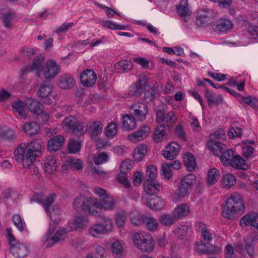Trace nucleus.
<instances>
[{"mask_svg": "<svg viewBox=\"0 0 258 258\" xmlns=\"http://www.w3.org/2000/svg\"><path fill=\"white\" fill-rule=\"evenodd\" d=\"M23 130L30 135L36 134L39 131V126L35 122H28L24 124Z\"/></svg>", "mask_w": 258, "mask_h": 258, "instance_id": "nucleus-53", "label": "nucleus"}, {"mask_svg": "<svg viewBox=\"0 0 258 258\" xmlns=\"http://www.w3.org/2000/svg\"><path fill=\"white\" fill-rule=\"evenodd\" d=\"M148 152L147 147L144 144L138 145L134 150L133 156L136 161H142Z\"/></svg>", "mask_w": 258, "mask_h": 258, "instance_id": "nucleus-36", "label": "nucleus"}, {"mask_svg": "<svg viewBox=\"0 0 258 258\" xmlns=\"http://www.w3.org/2000/svg\"><path fill=\"white\" fill-rule=\"evenodd\" d=\"M64 139L61 135H56L52 137L48 142V149L49 151L58 150L64 143Z\"/></svg>", "mask_w": 258, "mask_h": 258, "instance_id": "nucleus-25", "label": "nucleus"}, {"mask_svg": "<svg viewBox=\"0 0 258 258\" xmlns=\"http://www.w3.org/2000/svg\"><path fill=\"white\" fill-rule=\"evenodd\" d=\"M126 220V214L124 212H121L115 215V223L119 227H122Z\"/></svg>", "mask_w": 258, "mask_h": 258, "instance_id": "nucleus-64", "label": "nucleus"}, {"mask_svg": "<svg viewBox=\"0 0 258 258\" xmlns=\"http://www.w3.org/2000/svg\"><path fill=\"white\" fill-rule=\"evenodd\" d=\"M173 214L178 221L186 216L189 213V208L185 204L179 205L173 211Z\"/></svg>", "mask_w": 258, "mask_h": 258, "instance_id": "nucleus-32", "label": "nucleus"}, {"mask_svg": "<svg viewBox=\"0 0 258 258\" xmlns=\"http://www.w3.org/2000/svg\"><path fill=\"white\" fill-rule=\"evenodd\" d=\"M159 220L162 224L166 226L172 225L177 221L173 213L163 214L160 216Z\"/></svg>", "mask_w": 258, "mask_h": 258, "instance_id": "nucleus-48", "label": "nucleus"}, {"mask_svg": "<svg viewBox=\"0 0 258 258\" xmlns=\"http://www.w3.org/2000/svg\"><path fill=\"white\" fill-rule=\"evenodd\" d=\"M99 201L96 198L80 195L74 200L73 208L77 212L84 211L90 215L97 216L100 215Z\"/></svg>", "mask_w": 258, "mask_h": 258, "instance_id": "nucleus-2", "label": "nucleus"}, {"mask_svg": "<svg viewBox=\"0 0 258 258\" xmlns=\"http://www.w3.org/2000/svg\"><path fill=\"white\" fill-rule=\"evenodd\" d=\"M150 133V128L148 125L141 127L137 132L127 136V139L131 142L137 143L146 139Z\"/></svg>", "mask_w": 258, "mask_h": 258, "instance_id": "nucleus-14", "label": "nucleus"}, {"mask_svg": "<svg viewBox=\"0 0 258 258\" xmlns=\"http://www.w3.org/2000/svg\"><path fill=\"white\" fill-rule=\"evenodd\" d=\"M50 206L49 207V211L47 213H49L50 218L54 225L52 227L50 225L48 230V234H52L55 229V225L57 224L60 221L59 216L61 214V210L59 208L53 206L52 210L50 211Z\"/></svg>", "mask_w": 258, "mask_h": 258, "instance_id": "nucleus-24", "label": "nucleus"}, {"mask_svg": "<svg viewBox=\"0 0 258 258\" xmlns=\"http://www.w3.org/2000/svg\"><path fill=\"white\" fill-rule=\"evenodd\" d=\"M126 173L120 172V173L117 176L118 181L122 184L125 187L129 188L131 186V183L127 178Z\"/></svg>", "mask_w": 258, "mask_h": 258, "instance_id": "nucleus-62", "label": "nucleus"}, {"mask_svg": "<svg viewBox=\"0 0 258 258\" xmlns=\"http://www.w3.org/2000/svg\"><path fill=\"white\" fill-rule=\"evenodd\" d=\"M240 223L241 225H250L258 230V213H250L245 215L241 218Z\"/></svg>", "mask_w": 258, "mask_h": 258, "instance_id": "nucleus-23", "label": "nucleus"}, {"mask_svg": "<svg viewBox=\"0 0 258 258\" xmlns=\"http://www.w3.org/2000/svg\"><path fill=\"white\" fill-rule=\"evenodd\" d=\"M101 223L92 225L89 229V234L95 237H99L101 234H104L112 230L113 222L109 217H101Z\"/></svg>", "mask_w": 258, "mask_h": 258, "instance_id": "nucleus-6", "label": "nucleus"}, {"mask_svg": "<svg viewBox=\"0 0 258 258\" xmlns=\"http://www.w3.org/2000/svg\"><path fill=\"white\" fill-rule=\"evenodd\" d=\"M13 221L16 227L21 231L26 230L25 222L21 219L19 214H15L13 216Z\"/></svg>", "mask_w": 258, "mask_h": 258, "instance_id": "nucleus-58", "label": "nucleus"}, {"mask_svg": "<svg viewBox=\"0 0 258 258\" xmlns=\"http://www.w3.org/2000/svg\"><path fill=\"white\" fill-rule=\"evenodd\" d=\"M0 19L6 28L11 29L13 27V23L19 20L20 17L16 12L5 7L0 9Z\"/></svg>", "mask_w": 258, "mask_h": 258, "instance_id": "nucleus-10", "label": "nucleus"}, {"mask_svg": "<svg viewBox=\"0 0 258 258\" xmlns=\"http://www.w3.org/2000/svg\"><path fill=\"white\" fill-rule=\"evenodd\" d=\"M233 152L231 150H224L223 153H221L220 157L221 158L222 161L225 164H228L233 158Z\"/></svg>", "mask_w": 258, "mask_h": 258, "instance_id": "nucleus-61", "label": "nucleus"}, {"mask_svg": "<svg viewBox=\"0 0 258 258\" xmlns=\"http://www.w3.org/2000/svg\"><path fill=\"white\" fill-rule=\"evenodd\" d=\"M16 135L14 131L9 128H0V139L13 140L15 139Z\"/></svg>", "mask_w": 258, "mask_h": 258, "instance_id": "nucleus-54", "label": "nucleus"}, {"mask_svg": "<svg viewBox=\"0 0 258 258\" xmlns=\"http://www.w3.org/2000/svg\"><path fill=\"white\" fill-rule=\"evenodd\" d=\"M195 183L196 176L193 174H189L181 178L178 185L177 192L174 195V198H185L188 196Z\"/></svg>", "mask_w": 258, "mask_h": 258, "instance_id": "nucleus-5", "label": "nucleus"}, {"mask_svg": "<svg viewBox=\"0 0 258 258\" xmlns=\"http://www.w3.org/2000/svg\"><path fill=\"white\" fill-rule=\"evenodd\" d=\"M99 210H112L115 208V202L112 197L107 196L99 201Z\"/></svg>", "mask_w": 258, "mask_h": 258, "instance_id": "nucleus-41", "label": "nucleus"}, {"mask_svg": "<svg viewBox=\"0 0 258 258\" xmlns=\"http://www.w3.org/2000/svg\"><path fill=\"white\" fill-rule=\"evenodd\" d=\"M157 169L155 166L152 165L147 166L146 171V177H147L146 180L155 181L157 177Z\"/></svg>", "mask_w": 258, "mask_h": 258, "instance_id": "nucleus-55", "label": "nucleus"}, {"mask_svg": "<svg viewBox=\"0 0 258 258\" xmlns=\"http://www.w3.org/2000/svg\"><path fill=\"white\" fill-rule=\"evenodd\" d=\"M188 5L187 0H182L176 8L178 14L185 22H188L191 18V12Z\"/></svg>", "mask_w": 258, "mask_h": 258, "instance_id": "nucleus-20", "label": "nucleus"}, {"mask_svg": "<svg viewBox=\"0 0 258 258\" xmlns=\"http://www.w3.org/2000/svg\"><path fill=\"white\" fill-rule=\"evenodd\" d=\"M229 164L236 169L246 170L248 168V165L244 160L240 156L237 155L232 158Z\"/></svg>", "mask_w": 258, "mask_h": 258, "instance_id": "nucleus-35", "label": "nucleus"}, {"mask_svg": "<svg viewBox=\"0 0 258 258\" xmlns=\"http://www.w3.org/2000/svg\"><path fill=\"white\" fill-rule=\"evenodd\" d=\"M142 81L139 80L137 81L135 84L132 85L128 91V94H125L124 98H127L130 97H138L143 90V87L141 84Z\"/></svg>", "mask_w": 258, "mask_h": 258, "instance_id": "nucleus-31", "label": "nucleus"}, {"mask_svg": "<svg viewBox=\"0 0 258 258\" xmlns=\"http://www.w3.org/2000/svg\"><path fill=\"white\" fill-rule=\"evenodd\" d=\"M141 216L137 212H132L130 214V219L131 223L135 226H141L143 225V216Z\"/></svg>", "mask_w": 258, "mask_h": 258, "instance_id": "nucleus-59", "label": "nucleus"}, {"mask_svg": "<svg viewBox=\"0 0 258 258\" xmlns=\"http://www.w3.org/2000/svg\"><path fill=\"white\" fill-rule=\"evenodd\" d=\"M147 205L151 209L159 210L164 207L165 202L161 198L154 197L147 200Z\"/></svg>", "mask_w": 258, "mask_h": 258, "instance_id": "nucleus-33", "label": "nucleus"}, {"mask_svg": "<svg viewBox=\"0 0 258 258\" xmlns=\"http://www.w3.org/2000/svg\"><path fill=\"white\" fill-rule=\"evenodd\" d=\"M219 176L220 172L218 169L215 168L211 169L208 174V183L213 185L217 181Z\"/></svg>", "mask_w": 258, "mask_h": 258, "instance_id": "nucleus-57", "label": "nucleus"}, {"mask_svg": "<svg viewBox=\"0 0 258 258\" xmlns=\"http://www.w3.org/2000/svg\"><path fill=\"white\" fill-rule=\"evenodd\" d=\"M85 133L88 132L92 139L97 140L102 133L103 124L100 121H93L89 123L85 122Z\"/></svg>", "mask_w": 258, "mask_h": 258, "instance_id": "nucleus-13", "label": "nucleus"}, {"mask_svg": "<svg viewBox=\"0 0 258 258\" xmlns=\"http://www.w3.org/2000/svg\"><path fill=\"white\" fill-rule=\"evenodd\" d=\"M56 159L54 156H49L44 160V168L45 171L48 174H52L57 169Z\"/></svg>", "mask_w": 258, "mask_h": 258, "instance_id": "nucleus-27", "label": "nucleus"}, {"mask_svg": "<svg viewBox=\"0 0 258 258\" xmlns=\"http://www.w3.org/2000/svg\"><path fill=\"white\" fill-rule=\"evenodd\" d=\"M61 68L55 60L48 59L42 67V74L46 79H51L56 76L60 72Z\"/></svg>", "mask_w": 258, "mask_h": 258, "instance_id": "nucleus-9", "label": "nucleus"}, {"mask_svg": "<svg viewBox=\"0 0 258 258\" xmlns=\"http://www.w3.org/2000/svg\"><path fill=\"white\" fill-rule=\"evenodd\" d=\"M180 149L179 144L172 142L170 145L166 147V149L162 151V155L168 160H172L178 155Z\"/></svg>", "mask_w": 258, "mask_h": 258, "instance_id": "nucleus-19", "label": "nucleus"}, {"mask_svg": "<svg viewBox=\"0 0 258 258\" xmlns=\"http://www.w3.org/2000/svg\"><path fill=\"white\" fill-rule=\"evenodd\" d=\"M143 220V225L149 231H153L157 229L159 223L156 219L152 216H144Z\"/></svg>", "mask_w": 258, "mask_h": 258, "instance_id": "nucleus-40", "label": "nucleus"}, {"mask_svg": "<svg viewBox=\"0 0 258 258\" xmlns=\"http://www.w3.org/2000/svg\"><path fill=\"white\" fill-rule=\"evenodd\" d=\"M108 155L104 152L98 154L94 159V162L96 165H100L106 162L108 160Z\"/></svg>", "mask_w": 258, "mask_h": 258, "instance_id": "nucleus-63", "label": "nucleus"}, {"mask_svg": "<svg viewBox=\"0 0 258 258\" xmlns=\"http://www.w3.org/2000/svg\"><path fill=\"white\" fill-rule=\"evenodd\" d=\"M122 126L123 129L130 131L137 127L136 120L135 117L131 114H126L122 116Z\"/></svg>", "mask_w": 258, "mask_h": 258, "instance_id": "nucleus-28", "label": "nucleus"}, {"mask_svg": "<svg viewBox=\"0 0 258 258\" xmlns=\"http://www.w3.org/2000/svg\"><path fill=\"white\" fill-rule=\"evenodd\" d=\"M82 84L85 87H91L94 85L97 79L95 72L90 69L84 71L80 75Z\"/></svg>", "mask_w": 258, "mask_h": 258, "instance_id": "nucleus-18", "label": "nucleus"}, {"mask_svg": "<svg viewBox=\"0 0 258 258\" xmlns=\"http://www.w3.org/2000/svg\"><path fill=\"white\" fill-rule=\"evenodd\" d=\"M176 120L177 117L173 111L166 113L164 110H158L156 112V121L158 123L165 122L173 124Z\"/></svg>", "mask_w": 258, "mask_h": 258, "instance_id": "nucleus-15", "label": "nucleus"}, {"mask_svg": "<svg viewBox=\"0 0 258 258\" xmlns=\"http://www.w3.org/2000/svg\"><path fill=\"white\" fill-rule=\"evenodd\" d=\"M55 195L52 194L48 196H45L42 194H35L31 199V202H37L43 205L45 211H49V207L54 202Z\"/></svg>", "mask_w": 258, "mask_h": 258, "instance_id": "nucleus-11", "label": "nucleus"}, {"mask_svg": "<svg viewBox=\"0 0 258 258\" xmlns=\"http://www.w3.org/2000/svg\"><path fill=\"white\" fill-rule=\"evenodd\" d=\"M27 104L26 102L18 100L14 101L12 106L14 111L17 112L20 116L26 117L27 116L26 111H27Z\"/></svg>", "mask_w": 258, "mask_h": 258, "instance_id": "nucleus-37", "label": "nucleus"}, {"mask_svg": "<svg viewBox=\"0 0 258 258\" xmlns=\"http://www.w3.org/2000/svg\"><path fill=\"white\" fill-rule=\"evenodd\" d=\"M75 83V80L68 74H65L59 77V86L64 89H68L73 87Z\"/></svg>", "mask_w": 258, "mask_h": 258, "instance_id": "nucleus-34", "label": "nucleus"}, {"mask_svg": "<svg viewBox=\"0 0 258 258\" xmlns=\"http://www.w3.org/2000/svg\"><path fill=\"white\" fill-rule=\"evenodd\" d=\"M67 163L69 164L70 167L73 170L79 171L83 168V164L80 159L68 158Z\"/></svg>", "mask_w": 258, "mask_h": 258, "instance_id": "nucleus-52", "label": "nucleus"}, {"mask_svg": "<svg viewBox=\"0 0 258 258\" xmlns=\"http://www.w3.org/2000/svg\"><path fill=\"white\" fill-rule=\"evenodd\" d=\"M205 97L207 100V103L209 106H212L222 102V99L220 96L214 97L208 90H206V91Z\"/></svg>", "mask_w": 258, "mask_h": 258, "instance_id": "nucleus-56", "label": "nucleus"}, {"mask_svg": "<svg viewBox=\"0 0 258 258\" xmlns=\"http://www.w3.org/2000/svg\"><path fill=\"white\" fill-rule=\"evenodd\" d=\"M81 141L79 139H71L68 143V152L70 154L76 153L80 150Z\"/></svg>", "mask_w": 258, "mask_h": 258, "instance_id": "nucleus-49", "label": "nucleus"}, {"mask_svg": "<svg viewBox=\"0 0 258 258\" xmlns=\"http://www.w3.org/2000/svg\"><path fill=\"white\" fill-rule=\"evenodd\" d=\"M44 147V143L41 141H33L27 144H20L15 151L16 160L21 161L23 166L28 167L34 162Z\"/></svg>", "mask_w": 258, "mask_h": 258, "instance_id": "nucleus-1", "label": "nucleus"}, {"mask_svg": "<svg viewBox=\"0 0 258 258\" xmlns=\"http://www.w3.org/2000/svg\"><path fill=\"white\" fill-rule=\"evenodd\" d=\"M85 125L84 121H78L77 118L74 115L68 116L62 122L63 129L76 135H84L85 133L86 128Z\"/></svg>", "mask_w": 258, "mask_h": 258, "instance_id": "nucleus-7", "label": "nucleus"}, {"mask_svg": "<svg viewBox=\"0 0 258 258\" xmlns=\"http://www.w3.org/2000/svg\"><path fill=\"white\" fill-rule=\"evenodd\" d=\"M114 67L118 73H124L131 69L132 64L131 61L124 60L118 62L115 64Z\"/></svg>", "mask_w": 258, "mask_h": 258, "instance_id": "nucleus-47", "label": "nucleus"}, {"mask_svg": "<svg viewBox=\"0 0 258 258\" xmlns=\"http://www.w3.org/2000/svg\"><path fill=\"white\" fill-rule=\"evenodd\" d=\"M207 147L213 152L215 156L218 157L220 156L223 151L226 150L225 146L223 144L213 140L208 143Z\"/></svg>", "mask_w": 258, "mask_h": 258, "instance_id": "nucleus-29", "label": "nucleus"}, {"mask_svg": "<svg viewBox=\"0 0 258 258\" xmlns=\"http://www.w3.org/2000/svg\"><path fill=\"white\" fill-rule=\"evenodd\" d=\"M227 202L238 213L241 214L244 213V206L241 197L237 193H234L228 199Z\"/></svg>", "mask_w": 258, "mask_h": 258, "instance_id": "nucleus-17", "label": "nucleus"}, {"mask_svg": "<svg viewBox=\"0 0 258 258\" xmlns=\"http://www.w3.org/2000/svg\"><path fill=\"white\" fill-rule=\"evenodd\" d=\"M236 182L235 177L231 174H226L223 176L222 185L226 188H230Z\"/></svg>", "mask_w": 258, "mask_h": 258, "instance_id": "nucleus-51", "label": "nucleus"}, {"mask_svg": "<svg viewBox=\"0 0 258 258\" xmlns=\"http://www.w3.org/2000/svg\"><path fill=\"white\" fill-rule=\"evenodd\" d=\"M28 103V107L30 111L33 113L39 115L43 112V105L35 99L30 100Z\"/></svg>", "mask_w": 258, "mask_h": 258, "instance_id": "nucleus-43", "label": "nucleus"}, {"mask_svg": "<svg viewBox=\"0 0 258 258\" xmlns=\"http://www.w3.org/2000/svg\"><path fill=\"white\" fill-rule=\"evenodd\" d=\"M52 91L51 86L45 84H42L39 90V96L42 98L48 97Z\"/></svg>", "mask_w": 258, "mask_h": 258, "instance_id": "nucleus-60", "label": "nucleus"}, {"mask_svg": "<svg viewBox=\"0 0 258 258\" xmlns=\"http://www.w3.org/2000/svg\"><path fill=\"white\" fill-rule=\"evenodd\" d=\"M123 242L120 240H116L111 246V251L115 257L121 258L123 253Z\"/></svg>", "mask_w": 258, "mask_h": 258, "instance_id": "nucleus-44", "label": "nucleus"}, {"mask_svg": "<svg viewBox=\"0 0 258 258\" xmlns=\"http://www.w3.org/2000/svg\"><path fill=\"white\" fill-rule=\"evenodd\" d=\"M130 110L139 120L143 121L148 112V107L145 103L137 102L131 106Z\"/></svg>", "mask_w": 258, "mask_h": 258, "instance_id": "nucleus-12", "label": "nucleus"}, {"mask_svg": "<svg viewBox=\"0 0 258 258\" xmlns=\"http://www.w3.org/2000/svg\"><path fill=\"white\" fill-rule=\"evenodd\" d=\"M215 17L214 11L208 8L199 9L197 12L196 24L200 27H205L210 24Z\"/></svg>", "mask_w": 258, "mask_h": 258, "instance_id": "nucleus-8", "label": "nucleus"}, {"mask_svg": "<svg viewBox=\"0 0 258 258\" xmlns=\"http://www.w3.org/2000/svg\"><path fill=\"white\" fill-rule=\"evenodd\" d=\"M237 100L242 105L246 104L253 109H256L258 107V100L255 97L238 95Z\"/></svg>", "mask_w": 258, "mask_h": 258, "instance_id": "nucleus-38", "label": "nucleus"}, {"mask_svg": "<svg viewBox=\"0 0 258 258\" xmlns=\"http://www.w3.org/2000/svg\"><path fill=\"white\" fill-rule=\"evenodd\" d=\"M215 30L219 32H225L233 27V23L229 20L223 18L218 20L215 25Z\"/></svg>", "mask_w": 258, "mask_h": 258, "instance_id": "nucleus-26", "label": "nucleus"}, {"mask_svg": "<svg viewBox=\"0 0 258 258\" xmlns=\"http://www.w3.org/2000/svg\"><path fill=\"white\" fill-rule=\"evenodd\" d=\"M195 227L197 231L201 232L202 237L204 240L210 241L212 239V234L204 223L197 222L195 223Z\"/></svg>", "mask_w": 258, "mask_h": 258, "instance_id": "nucleus-30", "label": "nucleus"}, {"mask_svg": "<svg viewBox=\"0 0 258 258\" xmlns=\"http://www.w3.org/2000/svg\"><path fill=\"white\" fill-rule=\"evenodd\" d=\"M143 186L145 193L150 196L157 194L163 189L162 186L159 182L149 180H146Z\"/></svg>", "mask_w": 258, "mask_h": 258, "instance_id": "nucleus-21", "label": "nucleus"}, {"mask_svg": "<svg viewBox=\"0 0 258 258\" xmlns=\"http://www.w3.org/2000/svg\"><path fill=\"white\" fill-rule=\"evenodd\" d=\"M196 250L200 252L207 253L210 254H215L220 252L221 250L220 247L214 246L213 245H210L208 248H205V245L201 242L199 244H196Z\"/></svg>", "mask_w": 258, "mask_h": 258, "instance_id": "nucleus-39", "label": "nucleus"}, {"mask_svg": "<svg viewBox=\"0 0 258 258\" xmlns=\"http://www.w3.org/2000/svg\"><path fill=\"white\" fill-rule=\"evenodd\" d=\"M184 165L189 171H193L197 166L196 159L194 155L191 153H186L183 157Z\"/></svg>", "mask_w": 258, "mask_h": 258, "instance_id": "nucleus-42", "label": "nucleus"}, {"mask_svg": "<svg viewBox=\"0 0 258 258\" xmlns=\"http://www.w3.org/2000/svg\"><path fill=\"white\" fill-rule=\"evenodd\" d=\"M68 231H67L64 228H60L55 233L54 235L50 239H49V238L51 234H48V233L44 237L45 241H48L46 245V247L47 248L50 247L60 240L63 239L64 235Z\"/></svg>", "mask_w": 258, "mask_h": 258, "instance_id": "nucleus-22", "label": "nucleus"}, {"mask_svg": "<svg viewBox=\"0 0 258 258\" xmlns=\"http://www.w3.org/2000/svg\"><path fill=\"white\" fill-rule=\"evenodd\" d=\"M44 57L42 55L37 56L33 60L32 66H27L22 70L23 73L35 71L37 76H39L42 73V67L44 65Z\"/></svg>", "mask_w": 258, "mask_h": 258, "instance_id": "nucleus-16", "label": "nucleus"}, {"mask_svg": "<svg viewBox=\"0 0 258 258\" xmlns=\"http://www.w3.org/2000/svg\"><path fill=\"white\" fill-rule=\"evenodd\" d=\"M135 246L142 252H151L154 248L155 242L152 236L145 232H138L132 235Z\"/></svg>", "mask_w": 258, "mask_h": 258, "instance_id": "nucleus-3", "label": "nucleus"}, {"mask_svg": "<svg viewBox=\"0 0 258 258\" xmlns=\"http://www.w3.org/2000/svg\"><path fill=\"white\" fill-rule=\"evenodd\" d=\"M165 128V124H162L158 126L156 129L154 135V140L156 143L162 141L167 137Z\"/></svg>", "mask_w": 258, "mask_h": 258, "instance_id": "nucleus-46", "label": "nucleus"}, {"mask_svg": "<svg viewBox=\"0 0 258 258\" xmlns=\"http://www.w3.org/2000/svg\"><path fill=\"white\" fill-rule=\"evenodd\" d=\"M7 239L10 245V251L17 258H24L30 252L28 246L25 243L17 241L12 233L11 229H7Z\"/></svg>", "mask_w": 258, "mask_h": 258, "instance_id": "nucleus-4", "label": "nucleus"}, {"mask_svg": "<svg viewBox=\"0 0 258 258\" xmlns=\"http://www.w3.org/2000/svg\"><path fill=\"white\" fill-rule=\"evenodd\" d=\"M105 136L109 139H112L117 134V126L115 123H109L104 130Z\"/></svg>", "mask_w": 258, "mask_h": 258, "instance_id": "nucleus-50", "label": "nucleus"}, {"mask_svg": "<svg viewBox=\"0 0 258 258\" xmlns=\"http://www.w3.org/2000/svg\"><path fill=\"white\" fill-rule=\"evenodd\" d=\"M222 214L225 218L229 219L236 218L238 216V213L232 207H230L227 201L225 205L223 206Z\"/></svg>", "mask_w": 258, "mask_h": 258, "instance_id": "nucleus-45", "label": "nucleus"}]
</instances>
